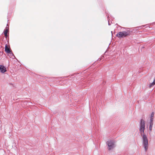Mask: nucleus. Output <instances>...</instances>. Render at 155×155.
<instances>
[{
  "label": "nucleus",
  "instance_id": "1",
  "mask_svg": "<svg viewBox=\"0 0 155 155\" xmlns=\"http://www.w3.org/2000/svg\"><path fill=\"white\" fill-rule=\"evenodd\" d=\"M145 124L146 121L144 120L143 119H140L139 124V130L140 134L142 137V144L146 151L148 149V142L147 135L144 133Z\"/></svg>",
  "mask_w": 155,
  "mask_h": 155
},
{
  "label": "nucleus",
  "instance_id": "2",
  "mask_svg": "<svg viewBox=\"0 0 155 155\" xmlns=\"http://www.w3.org/2000/svg\"><path fill=\"white\" fill-rule=\"evenodd\" d=\"M130 35V32L127 30L126 31H123L119 32L116 35V36L119 38H124Z\"/></svg>",
  "mask_w": 155,
  "mask_h": 155
},
{
  "label": "nucleus",
  "instance_id": "3",
  "mask_svg": "<svg viewBox=\"0 0 155 155\" xmlns=\"http://www.w3.org/2000/svg\"><path fill=\"white\" fill-rule=\"evenodd\" d=\"M107 144L108 146V150H110L114 148L115 147V142L113 140L107 141Z\"/></svg>",
  "mask_w": 155,
  "mask_h": 155
},
{
  "label": "nucleus",
  "instance_id": "4",
  "mask_svg": "<svg viewBox=\"0 0 155 155\" xmlns=\"http://www.w3.org/2000/svg\"><path fill=\"white\" fill-rule=\"evenodd\" d=\"M5 51L7 53H10V55L12 56L11 57L12 58H13L12 57V56L13 57H14V58L15 57L13 54L12 53H11V51L10 49L7 47V44H6L5 45Z\"/></svg>",
  "mask_w": 155,
  "mask_h": 155
},
{
  "label": "nucleus",
  "instance_id": "5",
  "mask_svg": "<svg viewBox=\"0 0 155 155\" xmlns=\"http://www.w3.org/2000/svg\"><path fill=\"white\" fill-rule=\"evenodd\" d=\"M0 71L2 73H4L6 71V68L2 65H0Z\"/></svg>",
  "mask_w": 155,
  "mask_h": 155
},
{
  "label": "nucleus",
  "instance_id": "6",
  "mask_svg": "<svg viewBox=\"0 0 155 155\" xmlns=\"http://www.w3.org/2000/svg\"><path fill=\"white\" fill-rule=\"evenodd\" d=\"M153 125V124L150 123V126H149V130L150 132H151L152 131Z\"/></svg>",
  "mask_w": 155,
  "mask_h": 155
},
{
  "label": "nucleus",
  "instance_id": "7",
  "mask_svg": "<svg viewBox=\"0 0 155 155\" xmlns=\"http://www.w3.org/2000/svg\"><path fill=\"white\" fill-rule=\"evenodd\" d=\"M8 30L7 29L4 30V35H6V34H7V33L8 32Z\"/></svg>",
  "mask_w": 155,
  "mask_h": 155
},
{
  "label": "nucleus",
  "instance_id": "8",
  "mask_svg": "<svg viewBox=\"0 0 155 155\" xmlns=\"http://www.w3.org/2000/svg\"><path fill=\"white\" fill-rule=\"evenodd\" d=\"M153 118L150 117V123L153 124Z\"/></svg>",
  "mask_w": 155,
  "mask_h": 155
},
{
  "label": "nucleus",
  "instance_id": "9",
  "mask_svg": "<svg viewBox=\"0 0 155 155\" xmlns=\"http://www.w3.org/2000/svg\"><path fill=\"white\" fill-rule=\"evenodd\" d=\"M154 113H153V112L151 114V115H150V117H151V118H153V117L154 116Z\"/></svg>",
  "mask_w": 155,
  "mask_h": 155
},
{
  "label": "nucleus",
  "instance_id": "10",
  "mask_svg": "<svg viewBox=\"0 0 155 155\" xmlns=\"http://www.w3.org/2000/svg\"><path fill=\"white\" fill-rule=\"evenodd\" d=\"M5 38H7V34H6V35H4Z\"/></svg>",
  "mask_w": 155,
  "mask_h": 155
},
{
  "label": "nucleus",
  "instance_id": "11",
  "mask_svg": "<svg viewBox=\"0 0 155 155\" xmlns=\"http://www.w3.org/2000/svg\"><path fill=\"white\" fill-rule=\"evenodd\" d=\"M108 25H110L111 24L110 23L109 21H108Z\"/></svg>",
  "mask_w": 155,
  "mask_h": 155
},
{
  "label": "nucleus",
  "instance_id": "12",
  "mask_svg": "<svg viewBox=\"0 0 155 155\" xmlns=\"http://www.w3.org/2000/svg\"><path fill=\"white\" fill-rule=\"evenodd\" d=\"M98 60L99 61H101V59H99H99H98Z\"/></svg>",
  "mask_w": 155,
  "mask_h": 155
},
{
  "label": "nucleus",
  "instance_id": "13",
  "mask_svg": "<svg viewBox=\"0 0 155 155\" xmlns=\"http://www.w3.org/2000/svg\"><path fill=\"white\" fill-rule=\"evenodd\" d=\"M143 26L142 27H144V26Z\"/></svg>",
  "mask_w": 155,
  "mask_h": 155
},
{
  "label": "nucleus",
  "instance_id": "14",
  "mask_svg": "<svg viewBox=\"0 0 155 155\" xmlns=\"http://www.w3.org/2000/svg\"><path fill=\"white\" fill-rule=\"evenodd\" d=\"M111 33H112V31H111Z\"/></svg>",
  "mask_w": 155,
  "mask_h": 155
}]
</instances>
